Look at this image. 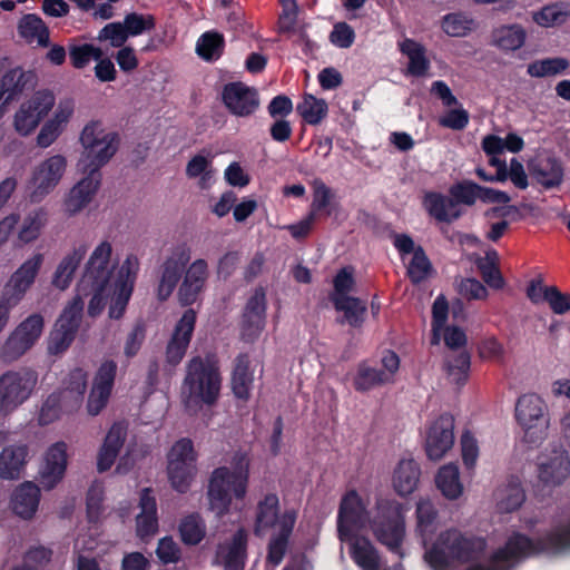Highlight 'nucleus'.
<instances>
[{"instance_id":"obj_1","label":"nucleus","mask_w":570,"mask_h":570,"mask_svg":"<svg viewBox=\"0 0 570 570\" xmlns=\"http://www.w3.org/2000/svg\"><path fill=\"white\" fill-rule=\"evenodd\" d=\"M424 561L433 570H454L458 564L472 562L468 570H510L523 558L538 552L530 538L514 533L507 539L504 547L485 554L482 537L446 529L433 541H425Z\"/></svg>"},{"instance_id":"obj_2","label":"nucleus","mask_w":570,"mask_h":570,"mask_svg":"<svg viewBox=\"0 0 570 570\" xmlns=\"http://www.w3.org/2000/svg\"><path fill=\"white\" fill-rule=\"evenodd\" d=\"M139 261L129 255L119 268L112 259V245L102 240L89 255L82 276L76 285L80 295H89L87 314L91 317L100 315L108 305V316L114 320L122 317L126 305L132 295Z\"/></svg>"},{"instance_id":"obj_3","label":"nucleus","mask_w":570,"mask_h":570,"mask_svg":"<svg viewBox=\"0 0 570 570\" xmlns=\"http://www.w3.org/2000/svg\"><path fill=\"white\" fill-rule=\"evenodd\" d=\"M222 390V375L215 361L196 356L187 363L181 384V403L188 415L197 416L213 407Z\"/></svg>"},{"instance_id":"obj_4","label":"nucleus","mask_w":570,"mask_h":570,"mask_svg":"<svg viewBox=\"0 0 570 570\" xmlns=\"http://www.w3.org/2000/svg\"><path fill=\"white\" fill-rule=\"evenodd\" d=\"M432 314V342L438 344L441 338L444 340L445 346L451 351L445 357L446 377L454 385L461 386L468 381L469 368H471V356L463 350L466 344V334L460 327L445 326L448 303L443 295L434 299Z\"/></svg>"},{"instance_id":"obj_5","label":"nucleus","mask_w":570,"mask_h":570,"mask_svg":"<svg viewBox=\"0 0 570 570\" xmlns=\"http://www.w3.org/2000/svg\"><path fill=\"white\" fill-rule=\"evenodd\" d=\"M232 466H222L212 472L208 487V509L217 517L228 512L232 499L242 500L246 493L249 459L245 452L233 454Z\"/></svg>"},{"instance_id":"obj_6","label":"nucleus","mask_w":570,"mask_h":570,"mask_svg":"<svg viewBox=\"0 0 570 570\" xmlns=\"http://www.w3.org/2000/svg\"><path fill=\"white\" fill-rule=\"evenodd\" d=\"M79 144L82 147L76 170L79 174H101L105 167L118 151V134L98 120H91L80 131Z\"/></svg>"},{"instance_id":"obj_7","label":"nucleus","mask_w":570,"mask_h":570,"mask_svg":"<svg viewBox=\"0 0 570 570\" xmlns=\"http://www.w3.org/2000/svg\"><path fill=\"white\" fill-rule=\"evenodd\" d=\"M295 517L293 512H285L278 514V499L276 494H266L264 500L258 503V511H256V534H264L268 529H273L269 546L268 557L266 561L272 567H276L283 560L286 553L287 540L292 533Z\"/></svg>"},{"instance_id":"obj_8","label":"nucleus","mask_w":570,"mask_h":570,"mask_svg":"<svg viewBox=\"0 0 570 570\" xmlns=\"http://www.w3.org/2000/svg\"><path fill=\"white\" fill-rule=\"evenodd\" d=\"M515 421L522 430V441L539 446L548 439L550 412L544 400L537 394L521 395L515 403Z\"/></svg>"},{"instance_id":"obj_9","label":"nucleus","mask_w":570,"mask_h":570,"mask_svg":"<svg viewBox=\"0 0 570 570\" xmlns=\"http://www.w3.org/2000/svg\"><path fill=\"white\" fill-rule=\"evenodd\" d=\"M367 530H371L379 542L386 546L390 551L402 556L401 547L406 529L401 504L390 500L379 501Z\"/></svg>"},{"instance_id":"obj_10","label":"nucleus","mask_w":570,"mask_h":570,"mask_svg":"<svg viewBox=\"0 0 570 570\" xmlns=\"http://www.w3.org/2000/svg\"><path fill=\"white\" fill-rule=\"evenodd\" d=\"M167 479L174 491L185 493L196 476V451L188 438L177 440L166 454Z\"/></svg>"},{"instance_id":"obj_11","label":"nucleus","mask_w":570,"mask_h":570,"mask_svg":"<svg viewBox=\"0 0 570 570\" xmlns=\"http://www.w3.org/2000/svg\"><path fill=\"white\" fill-rule=\"evenodd\" d=\"M37 373L30 368L10 370L0 375V417L22 406L35 392Z\"/></svg>"},{"instance_id":"obj_12","label":"nucleus","mask_w":570,"mask_h":570,"mask_svg":"<svg viewBox=\"0 0 570 570\" xmlns=\"http://www.w3.org/2000/svg\"><path fill=\"white\" fill-rule=\"evenodd\" d=\"M46 321L39 313H33L14 326L4 338L0 350V357L4 363H12L24 356L41 338Z\"/></svg>"},{"instance_id":"obj_13","label":"nucleus","mask_w":570,"mask_h":570,"mask_svg":"<svg viewBox=\"0 0 570 570\" xmlns=\"http://www.w3.org/2000/svg\"><path fill=\"white\" fill-rule=\"evenodd\" d=\"M66 169H68V159L61 154L50 155L39 160L31 169L29 181H27L31 202H41L51 194L62 181Z\"/></svg>"},{"instance_id":"obj_14","label":"nucleus","mask_w":570,"mask_h":570,"mask_svg":"<svg viewBox=\"0 0 570 570\" xmlns=\"http://www.w3.org/2000/svg\"><path fill=\"white\" fill-rule=\"evenodd\" d=\"M55 106V96L50 90H38L24 101L20 102L13 115V130L22 137L35 134L43 118L51 112Z\"/></svg>"},{"instance_id":"obj_15","label":"nucleus","mask_w":570,"mask_h":570,"mask_svg":"<svg viewBox=\"0 0 570 570\" xmlns=\"http://www.w3.org/2000/svg\"><path fill=\"white\" fill-rule=\"evenodd\" d=\"M45 262L46 255L41 252L30 254L29 257L19 264L12 274H10L7 284L3 285L0 301L19 305L27 292L35 286Z\"/></svg>"},{"instance_id":"obj_16","label":"nucleus","mask_w":570,"mask_h":570,"mask_svg":"<svg viewBox=\"0 0 570 570\" xmlns=\"http://www.w3.org/2000/svg\"><path fill=\"white\" fill-rule=\"evenodd\" d=\"M374 511L365 508L362 495L355 490H348L341 499L337 510V537L346 538L348 534H360L373 521Z\"/></svg>"},{"instance_id":"obj_17","label":"nucleus","mask_w":570,"mask_h":570,"mask_svg":"<svg viewBox=\"0 0 570 570\" xmlns=\"http://www.w3.org/2000/svg\"><path fill=\"white\" fill-rule=\"evenodd\" d=\"M570 475V456L561 445L543 450L538 456L537 478L542 489H553Z\"/></svg>"},{"instance_id":"obj_18","label":"nucleus","mask_w":570,"mask_h":570,"mask_svg":"<svg viewBox=\"0 0 570 570\" xmlns=\"http://www.w3.org/2000/svg\"><path fill=\"white\" fill-rule=\"evenodd\" d=\"M83 175L79 181L63 194L61 213L66 218H72L83 213L96 198L101 186V174L80 173Z\"/></svg>"},{"instance_id":"obj_19","label":"nucleus","mask_w":570,"mask_h":570,"mask_svg":"<svg viewBox=\"0 0 570 570\" xmlns=\"http://www.w3.org/2000/svg\"><path fill=\"white\" fill-rule=\"evenodd\" d=\"M116 374L117 363L110 358L102 361L100 366L97 367L86 401V413L88 416L96 417L106 409Z\"/></svg>"},{"instance_id":"obj_20","label":"nucleus","mask_w":570,"mask_h":570,"mask_svg":"<svg viewBox=\"0 0 570 570\" xmlns=\"http://www.w3.org/2000/svg\"><path fill=\"white\" fill-rule=\"evenodd\" d=\"M68 445L65 442H57L42 454L40 468L37 472L38 487L42 491H52L62 482L66 469L68 468Z\"/></svg>"},{"instance_id":"obj_21","label":"nucleus","mask_w":570,"mask_h":570,"mask_svg":"<svg viewBox=\"0 0 570 570\" xmlns=\"http://www.w3.org/2000/svg\"><path fill=\"white\" fill-rule=\"evenodd\" d=\"M454 442L453 419L450 414L430 421L424 433V450L429 459L441 460L452 449Z\"/></svg>"},{"instance_id":"obj_22","label":"nucleus","mask_w":570,"mask_h":570,"mask_svg":"<svg viewBox=\"0 0 570 570\" xmlns=\"http://www.w3.org/2000/svg\"><path fill=\"white\" fill-rule=\"evenodd\" d=\"M52 114L42 124L40 131L36 137L38 148H50L63 130L68 127L69 121L75 114V100L71 98H62L56 101L52 107Z\"/></svg>"},{"instance_id":"obj_23","label":"nucleus","mask_w":570,"mask_h":570,"mask_svg":"<svg viewBox=\"0 0 570 570\" xmlns=\"http://www.w3.org/2000/svg\"><path fill=\"white\" fill-rule=\"evenodd\" d=\"M394 246L400 252L402 261L406 265L407 276L413 283L417 284L424 281L433 272L423 248L414 245L413 239L406 234L395 235Z\"/></svg>"},{"instance_id":"obj_24","label":"nucleus","mask_w":570,"mask_h":570,"mask_svg":"<svg viewBox=\"0 0 570 570\" xmlns=\"http://www.w3.org/2000/svg\"><path fill=\"white\" fill-rule=\"evenodd\" d=\"M190 259L188 248L177 247L163 262L159 268V282H157L156 295L160 301H167L177 287L183 276L185 266Z\"/></svg>"},{"instance_id":"obj_25","label":"nucleus","mask_w":570,"mask_h":570,"mask_svg":"<svg viewBox=\"0 0 570 570\" xmlns=\"http://www.w3.org/2000/svg\"><path fill=\"white\" fill-rule=\"evenodd\" d=\"M266 298L263 289H255L252 297L245 304L240 335L244 342L253 343L265 330Z\"/></svg>"},{"instance_id":"obj_26","label":"nucleus","mask_w":570,"mask_h":570,"mask_svg":"<svg viewBox=\"0 0 570 570\" xmlns=\"http://www.w3.org/2000/svg\"><path fill=\"white\" fill-rule=\"evenodd\" d=\"M223 104L236 117H248L259 106L256 90L243 82H232L223 88Z\"/></svg>"},{"instance_id":"obj_27","label":"nucleus","mask_w":570,"mask_h":570,"mask_svg":"<svg viewBox=\"0 0 570 570\" xmlns=\"http://www.w3.org/2000/svg\"><path fill=\"white\" fill-rule=\"evenodd\" d=\"M35 76L20 68L3 72L0 79V119L8 112L10 104L20 98L26 89L31 87Z\"/></svg>"},{"instance_id":"obj_28","label":"nucleus","mask_w":570,"mask_h":570,"mask_svg":"<svg viewBox=\"0 0 570 570\" xmlns=\"http://www.w3.org/2000/svg\"><path fill=\"white\" fill-rule=\"evenodd\" d=\"M181 285L178 287V301L181 305L194 304L200 292L204 291L209 269L205 259H196L184 268Z\"/></svg>"},{"instance_id":"obj_29","label":"nucleus","mask_w":570,"mask_h":570,"mask_svg":"<svg viewBox=\"0 0 570 570\" xmlns=\"http://www.w3.org/2000/svg\"><path fill=\"white\" fill-rule=\"evenodd\" d=\"M342 544H347L348 554L362 570H379L381 566L380 554L373 542L362 533H348L347 537H337Z\"/></svg>"},{"instance_id":"obj_30","label":"nucleus","mask_w":570,"mask_h":570,"mask_svg":"<svg viewBox=\"0 0 570 570\" xmlns=\"http://www.w3.org/2000/svg\"><path fill=\"white\" fill-rule=\"evenodd\" d=\"M41 487L32 481L16 485L10 494V509L16 517L29 521L35 518L41 498Z\"/></svg>"},{"instance_id":"obj_31","label":"nucleus","mask_w":570,"mask_h":570,"mask_svg":"<svg viewBox=\"0 0 570 570\" xmlns=\"http://www.w3.org/2000/svg\"><path fill=\"white\" fill-rule=\"evenodd\" d=\"M528 169L540 186L550 189L561 185L564 169L558 158L539 155L528 163Z\"/></svg>"},{"instance_id":"obj_32","label":"nucleus","mask_w":570,"mask_h":570,"mask_svg":"<svg viewBox=\"0 0 570 570\" xmlns=\"http://www.w3.org/2000/svg\"><path fill=\"white\" fill-rule=\"evenodd\" d=\"M246 533L238 529L230 539L217 547L215 564L225 570H243L245 559Z\"/></svg>"},{"instance_id":"obj_33","label":"nucleus","mask_w":570,"mask_h":570,"mask_svg":"<svg viewBox=\"0 0 570 570\" xmlns=\"http://www.w3.org/2000/svg\"><path fill=\"white\" fill-rule=\"evenodd\" d=\"M195 321L196 315L193 309L185 311L181 318H179L173 337L167 345L166 355L168 363L177 364L183 360L193 336Z\"/></svg>"},{"instance_id":"obj_34","label":"nucleus","mask_w":570,"mask_h":570,"mask_svg":"<svg viewBox=\"0 0 570 570\" xmlns=\"http://www.w3.org/2000/svg\"><path fill=\"white\" fill-rule=\"evenodd\" d=\"M128 429L124 423H116L108 429L105 441L97 452V470L106 472L112 468L115 460L122 449Z\"/></svg>"},{"instance_id":"obj_35","label":"nucleus","mask_w":570,"mask_h":570,"mask_svg":"<svg viewBox=\"0 0 570 570\" xmlns=\"http://www.w3.org/2000/svg\"><path fill=\"white\" fill-rule=\"evenodd\" d=\"M28 459L26 444L4 445L0 452V480L13 481L20 478Z\"/></svg>"},{"instance_id":"obj_36","label":"nucleus","mask_w":570,"mask_h":570,"mask_svg":"<svg viewBox=\"0 0 570 570\" xmlns=\"http://www.w3.org/2000/svg\"><path fill=\"white\" fill-rule=\"evenodd\" d=\"M87 253L85 245H78L70 249L59 261L56 271L52 273L51 284L58 291H66L73 281V275Z\"/></svg>"},{"instance_id":"obj_37","label":"nucleus","mask_w":570,"mask_h":570,"mask_svg":"<svg viewBox=\"0 0 570 570\" xmlns=\"http://www.w3.org/2000/svg\"><path fill=\"white\" fill-rule=\"evenodd\" d=\"M420 468L412 459H402L392 472V488L397 495H411L419 485Z\"/></svg>"},{"instance_id":"obj_38","label":"nucleus","mask_w":570,"mask_h":570,"mask_svg":"<svg viewBox=\"0 0 570 570\" xmlns=\"http://www.w3.org/2000/svg\"><path fill=\"white\" fill-rule=\"evenodd\" d=\"M139 510L136 515V535L140 539L151 538L157 531V508L156 500L148 489L140 492Z\"/></svg>"},{"instance_id":"obj_39","label":"nucleus","mask_w":570,"mask_h":570,"mask_svg":"<svg viewBox=\"0 0 570 570\" xmlns=\"http://www.w3.org/2000/svg\"><path fill=\"white\" fill-rule=\"evenodd\" d=\"M525 39L521 24H501L493 29L490 45L503 52H514L522 48Z\"/></svg>"},{"instance_id":"obj_40","label":"nucleus","mask_w":570,"mask_h":570,"mask_svg":"<svg viewBox=\"0 0 570 570\" xmlns=\"http://www.w3.org/2000/svg\"><path fill=\"white\" fill-rule=\"evenodd\" d=\"M20 39L29 45L47 47L49 43V30L41 18L35 13H27L18 22Z\"/></svg>"},{"instance_id":"obj_41","label":"nucleus","mask_w":570,"mask_h":570,"mask_svg":"<svg viewBox=\"0 0 570 570\" xmlns=\"http://www.w3.org/2000/svg\"><path fill=\"white\" fill-rule=\"evenodd\" d=\"M495 505L501 512H513L521 508L524 501V492L521 481L512 476L499 485L494 493Z\"/></svg>"},{"instance_id":"obj_42","label":"nucleus","mask_w":570,"mask_h":570,"mask_svg":"<svg viewBox=\"0 0 570 570\" xmlns=\"http://www.w3.org/2000/svg\"><path fill=\"white\" fill-rule=\"evenodd\" d=\"M439 529V512L430 499H419L416 503V534L422 540H431Z\"/></svg>"},{"instance_id":"obj_43","label":"nucleus","mask_w":570,"mask_h":570,"mask_svg":"<svg viewBox=\"0 0 570 570\" xmlns=\"http://www.w3.org/2000/svg\"><path fill=\"white\" fill-rule=\"evenodd\" d=\"M48 222L47 212L45 208L38 207L26 214L22 223L16 232V238L22 245L31 244L37 240L42 230L46 228Z\"/></svg>"},{"instance_id":"obj_44","label":"nucleus","mask_w":570,"mask_h":570,"mask_svg":"<svg viewBox=\"0 0 570 570\" xmlns=\"http://www.w3.org/2000/svg\"><path fill=\"white\" fill-rule=\"evenodd\" d=\"M435 487L449 500H458L463 494L461 474L455 463H446L435 474Z\"/></svg>"},{"instance_id":"obj_45","label":"nucleus","mask_w":570,"mask_h":570,"mask_svg":"<svg viewBox=\"0 0 570 570\" xmlns=\"http://www.w3.org/2000/svg\"><path fill=\"white\" fill-rule=\"evenodd\" d=\"M400 50L407 58V75L422 78L429 73L430 61L425 57V49L422 45L412 39H405L400 43Z\"/></svg>"},{"instance_id":"obj_46","label":"nucleus","mask_w":570,"mask_h":570,"mask_svg":"<svg viewBox=\"0 0 570 570\" xmlns=\"http://www.w3.org/2000/svg\"><path fill=\"white\" fill-rule=\"evenodd\" d=\"M423 207L431 217L439 222H453L459 217L455 200L441 194L424 195Z\"/></svg>"},{"instance_id":"obj_47","label":"nucleus","mask_w":570,"mask_h":570,"mask_svg":"<svg viewBox=\"0 0 570 570\" xmlns=\"http://www.w3.org/2000/svg\"><path fill=\"white\" fill-rule=\"evenodd\" d=\"M538 551L560 553L570 549V519L556 524L542 541L534 542Z\"/></svg>"},{"instance_id":"obj_48","label":"nucleus","mask_w":570,"mask_h":570,"mask_svg":"<svg viewBox=\"0 0 570 570\" xmlns=\"http://www.w3.org/2000/svg\"><path fill=\"white\" fill-rule=\"evenodd\" d=\"M254 376L249 370V358L247 355H240L236 358L232 376V389L238 400H248L249 391L253 386Z\"/></svg>"},{"instance_id":"obj_49","label":"nucleus","mask_w":570,"mask_h":570,"mask_svg":"<svg viewBox=\"0 0 570 570\" xmlns=\"http://www.w3.org/2000/svg\"><path fill=\"white\" fill-rule=\"evenodd\" d=\"M570 18V3L554 2L532 12V20L542 28H553Z\"/></svg>"},{"instance_id":"obj_50","label":"nucleus","mask_w":570,"mask_h":570,"mask_svg":"<svg viewBox=\"0 0 570 570\" xmlns=\"http://www.w3.org/2000/svg\"><path fill=\"white\" fill-rule=\"evenodd\" d=\"M85 299L90 301L89 294H80L76 291L75 297L65 305L56 325L58 327L79 331L81 317L83 316Z\"/></svg>"},{"instance_id":"obj_51","label":"nucleus","mask_w":570,"mask_h":570,"mask_svg":"<svg viewBox=\"0 0 570 570\" xmlns=\"http://www.w3.org/2000/svg\"><path fill=\"white\" fill-rule=\"evenodd\" d=\"M337 312L343 313V322L352 326H361L365 315V303L353 296L332 297Z\"/></svg>"},{"instance_id":"obj_52","label":"nucleus","mask_w":570,"mask_h":570,"mask_svg":"<svg viewBox=\"0 0 570 570\" xmlns=\"http://www.w3.org/2000/svg\"><path fill=\"white\" fill-rule=\"evenodd\" d=\"M570 67V61L563 57L534 60L527 67V73L532 78H550L562 75Z\"/></svg>"},{"instance_id":"obj_53","label":"nucleus","mask_w":570,"mask_h":570,"mask_svg":"<svg viewBox=\"0 0 570 570\" xmlns=\"http://www.w3.org/2000/svg\"><path fill=\"white\" fill-rule=\"evenodd\" d=\"M392 382L393 381L391 379L379 372L377 368L366 363L358 364L356 374L353 376L354 389L362 392L370 391L380 385L389 384Z\"/></svg>"},{"instance_id":"obj_54","label":"nucleus","mask_w":570,"mask_h":570,"mask_svg":"<svg viewBox=\"0 0 570 570\" xmlns=\"http://www.w3.org/2000/svg\"><path fill=\"white\" fill-rule=\"evenodd\" d=\"M185 174L189 178L198 179V186L203 189L209 188L215 181V170L212 168L210 159L200 155L189 159Z\"/></svg>"},{"instance_id":"obj_55","label":"nucleus","mask_w":570,"mask_h":570,"mask_svg":"<svg viewBox=\"0 0 570 570\" xmlns=\"http://www.w3.org/2000/svg\"><path fill=\"white\" fill-rule=\"evenodd\" d=\"M297 112L308 125H317L327 115V105L324 99L315 98L311 94H305L303 100L298 102Z\"/></svg>"},{"instance_id":"obj_56","label":"nucleus","mask_w":570,"mask_h":570,"mask_svg":"<svg viewBox=\"0 0 570 570\" xmlns=\"http://www.w3.org/2000/svg\"><path fill=\"white\" fill-rule=\"evenodd\" d=\"M476 27L475 21L463 13L446 14L441 22V28L450 37H464L474 31Z\"/></svg>"},{"instance_id":"obj_57","label":"nucleus","mask_w":570,"mask_h":570,"mask_svg":"<svg viewBox=\"0 0 570 570\" xmlns=\"http://www.w3.org/2000/svg\"><path fill=\"white\" fill-rule=\"evenodd\" d=\"M179 534H181L183 542L189 546L199 543L206 534L204 520L198 514L184 518L179 523Z\"/></svg>"},{"instance_id":"obj_58","label":"nucleus","mask_w":570,"mask_h":570,"mask_svg":"<svg viewBox=\"0 0 570 570\" xmlns=\"http://www.w3.org/2000/svg\"><path fill=\"white\" fill-rule=\"evenodd\" d=\"M282 14L277 21V29L283 35L299 36L303 38V29L297 27V3L294 0H281Z\"/></svg>"},{"instance_id":"obj_59","label":"nucleus","mask_w":570,"mask_h":570,"mask_svg":"<svg viewBox=\"0 0 570 570\" xmlns=\"http://www.w3.org/2000/svg\"><path fill=\"white\" fill-rule=\"evenodd\" d=\"M498 263L499 255L495 250H489L487 255L478 262V267L481 269L483 281L493 288H501L504 283L499 267L497 266Z\"/></svg>"},{"instance_id":"obj_60","label":"nucleus","mask_w":570,"mask_h":570,"mask_svg":"<svg viewBox=\"0 0 570 570\" xmlns=\"http://www.w3.org/2000/svg\"><path fill=\"white\" fill-rule=\"evenodd\" d=\"M223 50V38L218 33L206 32L196 42V52L206 61L218 59Z\"/></svg>"},{"instance_id":"obj_61","label":"nucleus","mask_w":570,"mask_h":570,"mask_svg":"<svg viewBox=\"0 0 570 570\" xmlns=\"http://www.w3.org/2000/svg\"><path fill=\"white\" fill-rule=\"evenodd\" d=\"M121 28L127 31L128 35L136 37L147 31L155 29L156 22L155 17L150 14H142L132 12L124 17Z\"/></svg>"},{"instance_id":"obj_62","label":"nucleus","mask_w":570,"mask_h":570,"mask_svg":"<svg viewBox=\"0 0 570 570\" xmlns=\"http://www.w3.org/2000/svg\"><path fill=\"white\" fill-rule=\"evenodd\" d=\"M69 58L75 69H83L91 60H100L102 58V51L100 48L89 43L72 46L69 48Z\"/></svg>"},{"instance_id":"obj_63","label":"nucleus","mask_w":570,"mask_h":570,"mask_svg":"<svg viewBox=\"0 0 570 570\" xmlns=\"http://www.w3.org/2000/svg\"><path fill=\"white\" fill-rule=\"evenodd\" d=\"M77 330H69L53 326L50 337H48V353L60 355L65 353L71 343H73Z\"/></svg>"},{"instance_id":"obj_64","label":"nucleus","mask_w":570,"mask_h":570,"mask_svg":"<svg viewBox=\"0 0 570 570\" xmlns=\"http://www.w3.org/2000/svg\"><path fill=\"white\" fill-rule=\"evenodd\" d=\"M157 559L163 564H176L180 560V548L173 537H165L157 541L156 547Z\"/></svg>"}]
</instances>
